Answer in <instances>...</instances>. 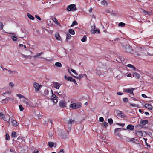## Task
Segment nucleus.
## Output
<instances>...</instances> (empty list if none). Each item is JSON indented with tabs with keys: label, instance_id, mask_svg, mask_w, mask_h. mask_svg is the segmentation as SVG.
<instances>
[{
	"label": "nucleus",
	"instance_id": "a19ab883",
	"mask_svg": "<svg viewBox=\"0 0 153 153\" xmlns=\"http://www.w3.org/2000/svg\"><path fill=\"white\" fill-rule=\"evenodd\" d=\"M131 49L129 47L128 48L126 49V51L127 52L130 53H132V51H131Z\"/></svg>",
	"mask_w": 153,
	"mask_h": 153
},
{
	"label": "nucleus",
	"instance_id": "a878e982",
	"mask_svg": "<svg viewBox=\"0 0 153 153\" xmlns=\"http://www.w3.org/2000/svg\"><path fill=\"white\" fill-rule=\"evenodd\" d=\"M69 33L71 35H73L75 34V32L74 30L70 29L68 30Z\"/></svg>",
	"mask_w": 153,
	"mask_h": 153
},
{
	"label": "nucleus",
	"instance_id": "bb28decb",
	"mask_svg": "<svg viewBox=\"0 0 153 153\" xmlns=\"http://www.w3.org/2000/svg\"><path fill=\"white\" fill-rule=\"evenodd\" d=\"M55 65L56 66L58 67L61 68L62 67V64L60 62H56L55 64Z\"/></svg>",
	"mask_w": 153,
	"mask_h": 153
},
{
	"label": "nucleus",
	"instance_id": "f03ea898",
	"mask_svg": "<svg viewBox=\"0 0 153 153\" xmlns=\"http://www.w3.org/2000/svg\"><path fill=\"white\" fill-rule=\"evenodd\" d=\"M82 104L81 103H73L70 105V107L73 109H78L81 107Z\"/></svg>",
	"mask_w": 153,
	"mask_h": 153
},
{
	"label": "nucleus",
	"instance_id": "a211bd4d",
	"mask_svg": "<svg viewBox=\"0 0 153 153\" xmlns=\"http://www.w3.org/2000/svg\"><path fill=\"white\" fill-rule=\"evenodd\" d=\"M145 107L150 110H151L152 108V105L150 104H145Z\"/></svg>",
	"mask_w": 153,
	"mask_h": 153
},
{
	"label": "nucleus",
	"instance_id": "dca6fc26",
	"mask_svg": "<svg viewBox=\"0 0 153 153\" xmlns=\"http://www.w3.org/2000/svg\"><path fill=\"white\" fill-rule=\"evenodd\" d=\"M55 37L56 39L58 40H61V38L58 33H56L55 34Z\"/></svg>",
	"mask_w": 153,
	"mask_h": 153
},
{
	"label": "nucleus",
	"instance_id": "3c124183",
	"mask_svg": "<svg viewBox=\"0 0 153 153\" xmlns=\"http://www.w3.org/2000/svg\"><path fill=\"white\" fill-rule=\"evenodd\" d=\"M71 82H73L76 85H77V84L76 82V81L74 79L72 78Z\"/></svg>",
	"mask_w": 153,
	"mask_h": 153
},
{
	"label": "nucleus",
	"instance_id": "680f3d73",
	"mask_svg": "<svg viewBox=\"0 0 153 153\" xmlns=\"http://www.w3.org/2000/svg\"><path fill=\"white\" fill-rule=\"evenodd\" d=\"M108 123L106 122H104L103 123V125L105 127H106L108 126Z\"/></svg>",
	"mask_w": 153,
	"mask_h": 153
},
{
	"label": "nucleus",
	"instance_id": "de8ad7c7",
	"mask_svg": "<svg viewBox=\"0 0 153 153\" xmlns=\"http://www.w3.org/2000/svg\"><path fill=\"white\" fill-rule=\"evenodd\" d=\"M6 153H15L13 150H10L6 152Z\"/></svg>",
	"mask_w": 153,
	"mask_h": 153
},
{
	"label": "nucleus",
	"instance_id": "6e6d98bb",
	"mask_svg": "<svg viewBox=\"0 0 153 153\" xmlns=\"http://www.w3.org/2000/svg\"><path fill=\"white\" fill-rule=\"evenodd\" d=\"M17 140L18 141H20V140H23V137H19L17 139Z\"/></svg>",
	"mask_w": 153,
	"mask_h": 153
},
{
	"label": "nucleus",
	"instance_id": "bf43d9fd",
	"mask_svg": "<svg viewBox=\"0 0 153 153\" xmlns=\"http://www.w3.org/2000/svg\"><path fill=\"white\" fill-rule=\"evenodd\" d=\"M122 114V112L120 111H119L118 112V115H117V116H120H120H121V117H122V116L121 115Z\"/></svg>",
	"mask_w": 153,
	"mask_h": 153
},
{
	"label": "nucleus",
	"instance_id": "79ce46f5",
	"mask_svg": "<svg viewBox=\"0 0 153 153\" xmlns=\"http://www.w3.org/2000/svg\"><path fill=\"white\" fill-rule=\"evenodd\" d=\"M130 105H131V106H132L133 107H137V108L139 107V105H138L130 103Z\"/></svg>",
	"mask_w": 153,
	"mask_h": 153
},
{
	"label": "nucleus",
	"instance_id": "774afa93",
	"mask_svg": "<svg viewBox=\"0 0 153 153\" xmlns=\"http://www.w3.org/2000/svg\"><path fill=\"white\" fill-rule=\"evenodd\" d=\"M143 12L145 15L148 14V13L146 11L144 10Z\"/></svg>",
	"mask_w": 153,
	"mask_h": 153
},
{
	"label": "nucleus",
	"instance_id": "0e129e2a",
	"mask_svg": "<svg viewBox=\"0 0 153 153\" xmlns=\"http://www.w3.org/2000/svg\"><path fill=\"white\" fill-rule=\"evenodd\" d=\"M58 153H64V150L61 149Z\"/></svg>",
	"mask_w": 153,
	"mask_h": 153
},
{
	"label": "nucleus",
	"instance_id": "9d476101",
	"mask_svg": "<svg viewBox=\"0 0 153 153\" xmlns=\"http://www.w3.org/2000/svg\"><path fill=\"white\" fill-rule=\"evenodd\" d=\"M53 83V86L56 89H59L61 86V84L56 82H54Z\"/></svg>",
	"mask_w": 153,
	"mask_h": 153
},
{
	"label": "nucleus",
	"instance_id": "37998d69",
	"mask_svg": "<svg viewBox=\"0 0 153 153\" xmlns=\"http://www.w3.org/2000/svg\"><path fill=\"white\" fill-rule=\"evenodd\" d=\"M125 24L123 22H120L119 24L118 25L121 27H124Z\"/></svg>",
	"mask_w": 153,
	"mask_h": 153
},
{
	"label": "nucleus",
	"instance_id": "e433bc0d",
	"mask_svg": "<svg viewBox=\"0 0 153 153\" xmlns=\"http://www.w3.org/2000/svg\"><path fill=\"white\" fill-rule=\"evenodd\" d=\"M108 123H109V124L110 125L112 124L113 123V120L111 118L109 119L108 120Z\"/></svg>",
	"mask_w": 153,
	"mask_h": 153
},
{
	"label": "nucleus",
	"instance_id": "09e8293b",
	"mask_svg": "<svg viewBox=\"0 0 153 153\" xmlns=\"http://www.w3.org/2000/svg\"><path fill=\"white\" fill-rule=\"evenodd\" d=\"M11 39L13 41H16L17 40L16 37L15 36H12L11 37Z\"/></svg>",
	"mask_w": 153,
	"mask_h": 153
},
{
	"label": "nucleus",
	"instance_id": "f8f14e48",
	"mask_svg": "<svg viewBox=\"0 0 153 153\" xmlns=\"http://www.w3.org/2000/svg\"><path fill=\"white\" fill-rule=\"evenodd\" d=\"M48 145L50 148H52L54 146L55 147L56 146V143H54L53 142H49L48 143Z\"/></svg>",
	"mask_w": 153,
	"mask_h": 153
},
{
	"label": "nucleus",
	"instance_id": "c85d7f7f",
	"mask_svg": "<svg viewBox=\"0 0 153 153\" xmlns=\"http://www.w3.org/2000/svg\"><path fill=\"white\" fill-rule=\"evenodd\" d=\"M11 136L13 138H15L16 137V133L15 131L12 132Z\"/></svg>",
	"mask_w": 153,
	"mask_h": 153
},
{
	"label": "nucleus",
	"instance_id": "0eeeda50",
	"mask_svg": "<svg viewBox=\"0 0 153 153\" xmlns=\"http://www.w3.org/2000/svg\"><path fill=\"white\" fill-rule=\"evenodd\" d=\"M134 90V88H126L123 89V91L133 94V91Z\"/></svg>",
	"mask_w": 153,
	"mask_h": 153
},
{
	"label": "nucleus",
	"instance_id": "4be33fe9",
	"mask_svg": "<svg viewBox=\"0 0 153 153\" xmlns=\"http://www.w3.org/2000/svg\"><path fill=\"white\" fill-rule=\"evenodd\" d=\"M43 53V52H40V53H38L36 54L33 57L35 58H37L38 57L40 56Z\"/></svg>",
	"mask_w": 153,
	"mask_h": 153
},
{
	"label": "nucleus",
	"instance_id": "f257e3e1",
	"mask_svg": "<svg viewBox=\"0 0 153 153\" xmlns=\"http://www.w3.org/2000/svg\"><path fill=\"white\" fill-rule=\"evenodd\" d=\"M26 50L29 52L30 53H27V52H26L25 53L26 55H25L22 54H21V56L24 59H31L32 57L30 54H32V53H33V52L30 50H27V49H26Z\"/></svg>",
	"mask_w": 153,
	"mask_h": 153
},
{
	"label": "nucleus",
	"instance_id": "8fccbe9b",
	"mask_svg": "<svg viewBox=\"0 0 153 153\" xmlns=\"http://www.w3.org/2000/svg\"><path fill=\"white\" fill-rule=\"evenodd\" d=\"M71 71L72 72H73L75 74V75H78L77 73L76 72V71H75V70H74L73 69H71Z\"/></svg>",
	"mask_w": 153,
	"mask_h": 153
},
{
	"label": "nucleus",
	"instance_id": "423d86ee",
	"mask_svg": "<svg viewBox=\"0 0 153 153\" xmlns=\"http://www.w3.org/2000/svg\"><path fill=\"white\" fill-rule=\"evenodd\" d=\"M33 86L36 91H38L42 87L41 85H39V84L36 82H34V83Z\"/></svg>",
	"mask_w": 153,
	"mask_h": 153
},
{
	"label": "nucleus",
	"instance_id": "c03bdc74",
	"mask_svg": "<svg viewBox=\"0 0 153 153\" xmlns=\"http://www.w3.org/2000/svg\"><path fill=\"white\" fill-rule=\"evenodd\" d=\"M5 138L7 140H9L10 139V136L7 133L6 134Z\"/></svg>",
	"mask_w": 153,
	"mask_h": 153
},
{
	"label": "nucleus",
	"instance_id": "69168bd1",
	"mask_svg": "<svg viewBox=\"0 0 153 153\" xmlns=\"http://www.w3.org/2000/svg\"><path fill=\"white\" fill-rule=\"evenodd\" d=\"M33 153H39V151L38 150L36 149L34 151Z\"/></svg>",
	"mask_w": 153,
	"mask_h": 153
},
{
	"label": "nucleus",
	"instance_id": "a18cd8bd",
	"mask_svg": "<svg viewBox=\"0 0 153 153\" xmlns=\"http://www.w3.org/2000/svg\"><path fill=\"white\" fill-rule=\"evenodd\" d=\"M9 86L12 88L14 86V83L12 82H9Z\"/></svg>",
	"mask_w": 153,
	"mask_h": 153
},
{
	"label": "nucleus",
	"instance_id": "9b49d317",
	"mask_svg": "<svg viewBox=\"0 0 153 153\" xmlns=\"http://www.w3.org/2000/svg\"><path fill=\"white\" fill-rule=\"evenodd\" d=\"M76 122L75 121V120H73L72 119H70L68 122V126H71V124L72 123H76Z\"/></svg>",
	"mask_w": 153,
	"mask_h": 153
},
{
	"label": "nucleus",
	"instance_id": "b1692460",
	"mask_svg": "<svg viewBox=\"0 0 153 153\" xmlns=\"http://www.w3.org/2000/svg\"><path fill=\"white\" fill-rule=\"evenodd\" d=\"M0 117L1 119L5 120V116L2 112L0 113Z\"/></svg>",
	"mask_w": 153,
	"mask_h": 153
},
{
	"label": "nucleus",
	"instance_id": "e2e57ef3",
	"mask_svg": "<svg viewBox=\"0 0 153 153\" xmlns=\"http://www.w3.org/2000/svg\"><path fill=\"white\" fill-rule=\"evenodd\" d=\"M35 17L37 19L39 20H41V19L37 15H36Z\"/></svg>",
	"mask_w": 153,
	"mask_h": 153
},
{
	"label": "nucleus",
	"instance_id": "ddd939ff",
	"mask_svg": "<svg viewBox=\"0 0 153 153\" xmlns=\"http://www.w3.org/2000/svg\"><path fill=\"white\" fill-rule=\"evenodd\" d=\"M148 121L147 120H142L140 122V124L142 126L145 125L148 123Z\"/></svg>",
	"mask_w": 153,
	"mask_h": 153
},
{
	"label": "nucleus",
	"instance_id": "7c9ffc66",
	"mask_svg": "<svg viewBox=\"0 0 153 153\" xmlns=\"http://www.w3.org/2000/svg\"><path fill=\"white\" fill-rule=\"evenodd\" d=\"M24 98V99L23 100V102L27 105H29V104L28 102V100L25 97Z\"/></svg>",
	"mask_w": 153,
	"mask_h": 153
},
{
	"label": "nucleus",
	"instance_id": "39448f33",
	"mask_svg": "<svg viewBox=\"0 0 153 153\" xmlns=\"http://www.w3.org/2000/svg\"><path fill=\"white\" fill-rule=\"evenodd\" d=\"M68 71L69 72L70 74H71V75H72V76H73V77H74L76 78L77 79H79V80H80L81 79L82 77H83V76H85L86 77L87 79H88L87 76L86 75V74H81L79 75L78 76H75L71 74V72H70V71H69V70H68Z\"/></svg>",
	"mask_w": 153,
	"mask_h": 153
},
{
	"label": "nucleus",
	"instance_id": "49530a36",
	"mask_svg": "<svg viewBox=\"0 0 153 153\" xmlns=\"http://www.w3.org/2000/svg\"><path fill=\"white\" fill-rule=\"evenodd\" d=\"M16 95L20 98H25V97L20 94H16Z\"/></svg>",
	"mask_w": 153,
	"mask_h": 153
},
{
	"label": "nucleus",
	"instance_id": "393cba45",
	"mask_svg": "<svg viewBox=\"0 0 153 153\" xmlns=\"http://www.w3.org/2000/svg\"><path fill=\"white\" fill-rule=\"evenodd\" d=\"M27 16L29 19H32V20H34V17H33V16L31 15V14H30L28 13H27Z\"/></svg>",
	"mask_w": 153,
	"mask_h": 153
},
{
	"label": "nucleus",
	"instance_id": "4468645a",
	"mask_svg": "<svg viewBox=\"0 0 153 153\" xmlns=\"http://www.w3.org/2000/svg\"><path fill=\"white\" fill-rule=\"evenodd\" d=\"M127 129L130 130L131 131H133L134 129V126L130 124L128 125L126 127Z\"/></svg>",
	"mask_w": 153,
	"mask_h": 153
},
{
	"label": "nucleus",
	"instance_id": "72a5a7b5",
	"mask_svg": "<svg viewBox=\"0 0 153 153\" xmlns=\"http://www.w3.org/2000/svg\"><path fill=\"white\" fill-rule=\"evenodd\" d=\"M9 98H6L5 99H3L2 100V102L3 103H4V102H8L9 101Z\"/></svg>",
	"mask_w": 153,
	"mask_h": 153
},
{
	"label": "nucleus",
	"instance_id": "f704fd0d",
	"mask_svg": "<svg viewBox=\"0 0 153 153\" xmlns=\"http://www.w3.org/2000/svg\"><path fill=\"white\" fill-rule=\"evenodd\" d=\"M53 99V98H51V101H52L54 103H57V100L56 99Z\"/></svg>",
	"mask_w": 153,
	"mask_h": 153
},
{
	"label": "nucleus",
	"instance_id": "6e6552de",
	"mask_svg": "<svg viewBox=\"0 0 153 153\" xmlns=\"http://www.w3.org/2000/svg\"><path fill=\"white\" fill-rule=\"evenodd\" d=\"M11 122L13 126L16 127L18 126L19 123L15 120H14L13 119H11Z\"/></svg>",
	"mask_w": 153,
	"mask_h": 153
},
{
	"label": "nucleus",
	"instance_id": "20e7f679",
	"mask_svg": "<svg viewBox=\"0 0 153 153\" xmlns=\"http://www.w3.org/2000/svg\"><path fill=\"white\" fill-rule=\"evenodd\" d=\"M68 11H74L76 10V7L75 4H71L68 5L67 8Z\"/></svg>",
	"mask_w": 153,
	"mask_h": 153
},
{
	"label": "nucleus",
	"instance_id": "052dcab7",
	"mask_svg": "<svg viewBox=\"0 0 153 153\" xmlns=\"http://www.w3.org/2000/svg\"><path fill=\"white\" fill-rule=\"evenodd\" d=\"M6 93H7L8 94H11V91H7L6 92H5V93H3V94H2V95L3 96H4V95L5 94H6Z\"/></svg>",
	"mask_w": 153,
	"mask_h": 153
},
{
	"label": "nucleus",
	"instance_id": "2f4dec72",
	"mask_svg": "<svg viewBox=\"0 0 153 153\" xmlns=\"http://www.w3.org/2000/svg\"><path fill=\"white\" fill-rule=\"evenodd\" d=\"M71 37V35L69 33H67L66 35V41H67V40L70 39Z\"/></svg>",
	"mask_w": 153,
	"mask_h": 153
},
{
	"label": "nucleus",
	"instance_id": "f3484780",
	"mask_svg": "<svg viewBox=\"0 0 153 153\" xmlns=\"http://www.w3.org/2000/svg\"><path fill=\"white\" fill-rule=\"evenodd\" d=\"M133 76L135 77L136 79H138L140 78V75L139 74L136 72H134L133 73Z\"/></svg>",
	"mask_w": 153,
	"mask_h": 153
},
{
	"label": "nucleus",
	"instance_id": "1a4fd4ad",
	"mask_svg": "<svg viewBox=\"0 0 153 153\" xmlns=\"http://www.w3.org/2000/svg\"><path fill=\"white\" fill-rule=\"evenodd\" d=\"M66 103L63 101H61L59 103V105L60 107L64 108L66 107Z\"/></svg>",
	"mask_w": 153,
	"mask_h": 153
},
{
	"label": "nucleus",
	"instance_id": "58836bf2",
	"mask_svg": "<svg viewBox=\"0 0 153 153\" xmlns=\"http://www.w3.org/2000/svg\"><path fill=\"white\" fill-rule=\"evenodd\" d=\"M77 24L78 23L76 21H74L73 22L72 24L71 25V27H72L75 25H77Z\"/></svg>",
	"mask_w": 153,
	"mask_h": 153
},
{
	"label": "nucleus",
	"instance_id": "ea45409f",
	"mask_svg": "<svg viewBox=\"0 0 153 153\" xmlns=\"http://www.w3.org/2000/svg\"><path fill=\"white\" fill-rule=\"evenodd\" d=\"M19 109L21 111H22L24 110V108L21 105H19Z\"/></svg>",
	"mask_w": 153,
	"mask_h": 153
},
{
	"label": "nucleus",
	"instance_id": "2eb2a0df",
	"mask_svg": "<svg viewBox=\"0 0 153 153\" xmlns=\"http://www.w3.org/2000/svg\"><path fill=\"white\" fill-rule=\"evenodd\" d=\"M90 33L91 34H94L95 33H100V31L99 29H97L94 30V31L91 30Z\"/></svg>",
	"mask_w": 153,
	"mask_h": 153
},
{
	"label": "nucleus",
	"instance_id": "4d7b16f0",
	"mask_svg": "<svg viewBox=\"0 0 153 153\" xmlns=\"http://www.w3.org/2000/svg\"><path fill=\"white\" fill-rule=\"evenodd\" d=\"M99 120L100 122H102L104 121V119L103 117H101L99 118Z\"/></svg>",
	"mask_w": 153,
	"mask_h": 153
},
{
	"label": "nucleus",
	"instance_id": "6ab92c4d",
	"mask_svg": "<svg viewBox=\"0 0 153 153\" xmlns=\"http://www.w3.org/2000/svg\"><path fill=\"white\" fill-rule=\"evenodd\" d=\"M136 134L137 136L139 137H140L143 136L142 133L140 131H137L136 132Z\"/></svg>",
	"mask_w": 153,
	"mask_h": 153
},
{
	"label": "nucleus",
	"instance_id": "7ed1b4c3",
	"mask_svg": "<svg viewBox=\"0 0 153 153\" xmlns=\"http://www.w3.org/2000/svg\"><path fill=\"white\" fill-rule=\"evenodd\" d=\"M116 78L118 80L120 79L122 77L123 73L121 71L118 70L115 73Z\"/></svg>",
	"mask_w": 153,
	"mask_h": 153
},
{
	"label": "nucleus",
	"instance_id": "13d9d810",
	"mask_svg": "<svg viewBox=\"0 0 153 153\" xmlns=\"http://www.w3.org/2000/svg\"><path fill=\"white\" fill-rule=\"evenodd\" d=\"M53 21L55 23L58 24V21L56 18H54Z\"/></svg>",
	"mask_w": 153,
	"mask_h": 153
},
{
	"label": "nucleus",
	"instance_id": "338daca9",
	"mask_svg": "<svg viewBox=\"0 0 153 153\" xmlns=\"http://www.w3.org/2000/svg\"><path fill=\"white\" fill-rule=\"evenodd\" d=\"M142 96L143 97L145 98L147 97L146 96V95L144 94H142Z\"/></svg>",
	"mask_w": 153,
	"mask_h": 153
},
{
	"label": "nucleus",
	"instance_id": "412c9836",
	"mask_svg": "<svg viewBox=\"0 0 153 153\" xmlns=\"http://www.w3.org/2000/svg\"><path fill=\"white\" fill-rule=\"evenodd\" d=\"M64 78L65 79L69 81H71L72 78L71 77H68L66 75H65Z\"/></svg>",
	"mask_w": 153,
	"mask_h": 153
},
{
	"label": "nucleus",
	"instance_id": "603ef678",
	"mask_svg": "<svg viewBox=\"0 0 153 153\" xmlns=\"http://www.w3.org/2000/svg\"><path fill=\"white\" fill-rule=\"evenodd\" d=\"M52 97L53 99H57V97L55 95L53 94V92H52Z\"/></svg>",
	"mask_w": 153,
	"mask_h": 153
},
{
	"label": "nucleus",
	"instance_id": "5701e85b",
	"mask_svg": "<svg viewBox=\"0 0 153 153\" xmlns=\"http://www.w3.org/2000/svg\"><path fill=\"white\" fill-rule=\"evenodd\" d=\"M2 68L3 70H8V71L9 72V73L10 74H13V73L18 74V72L17 71H12L11 70H7L6 68H5V69H3V68Z\"/></svg>",
	"mask_w": 153,
	"mask_h": 153
},
{
	"label": "nucleus",
	"instance_id": "5fc2aeb1",
	"mask_svg": "<svg viewBox=\"0 0 153 153\" xmlns=\"http://www.w3.org/2000/svg\"><path fill=\"white\" fill-rule=\"evenodd\" d=\"M123 101L124 102H128V99L127 98H124L123 99Z\"/></svg>",
	"mask_w": 153,
	"mask_h": 153
},
{
	"label": "nucleus",
	"instance_id": "c756f323",
	"mask_svg": "<svg viewBox=\"0 0 153 153\" xmlns=\"http://www.w3.org/2000/svg\"><path fill=\"white\" fill-rule=\"evenodd\" d=\"M91 30H93L94 31L96 29V27L94 23L91 26Z\"/></svg>",
	"mask_w": 153,
	"mask_h": 153
},
{
	"label": "nucleus",
	"instance_id": "473e14b6",
	"mask_svg": "<svg viewBox=\"0 0 153 153\" xmlns=\"http://www.w3.org/2000/svg\"><path fill=\"white\" fill-rule=\"evenodd\" d=\"M127 66L129 68H132L133 69H134L135 70L136 69L135 68L133 65L131 64H128L127 65Z\"/></svg>",
	"mask_w": 153,
	"mask_h": 153
},
{
	"label": "nucleus",
	"instance_id": "864d4df0",
	"mask_svg": "<svg viewBox=\"0 0 153 153\" xmlns=\"http://www.w3.org/2000/svg\"><path fill=\"white\" fill-rule=\"evenodd\" d=\"M97 73L99 75H103V74L102 73H100L99 70H97Z\"/></svg>",
	"mask_w": 153,
	"mask_h": 153
},
{
	"label": "nucleus",
	"instance_id": "cd10ccee",
	"mask_svg": "<svg viewBox=\"0 0 153 153\" xmlns=\"http://www.w3.org/2000/svg\"><path fill=\"white\" fill-rule=\"evenodd\" d=\"M125 129H124L123 128H117V129H115V132H118L120 131H122L123 130H125Z\"/></svg>",
	"mask_w": 153,
	"mask_h": 153
},
{
	"label": "nucleus",
	"instance_id": "aec40b11",
	"mask_svg": "<svg viewBox=\"0 0 153 153\" xmlns=\"http://www.w3.org/2000/svg\"><path fill=\"white\" fill-rule=\"evenodd\" d=\"M101 4L105 6H107L108 5L107 2L105 0H104L101 1Z\"/></svg>",
	"mask_w": 153,
	"mask_h": 153
},
{
	"label": "nucleus",
	"instance_id": "c9c22d12",
	"mask_svg": "<svg viewBox=\"0 0 153 153\" xmlns=\"http://www.w3.org/2000/svg\"><path fill=\"white\" fill-rule=\"evenodd\" d=\"M4 25L2 22H0V30H2L3 29Z\"/></svg>",
	"mask_w": 153,
	"mask_h": 153
},
{
	"label": "nucleus",
	"instance_id": "4c0bfd02",
	"mask_svg": "<svg viewBox=\"0 0 153 153\" xmlns=\"http://www.w3.org/2000/svg\"><path fill=\"white\" fill-rule=\"evenodd\" d=\"M87 37L85 36H84L83 38L81 39V40L82 42H85L86 41Z\"/></svg>",
	"mask_w": 153,
	"mask_h": 153
}]
</instances>
